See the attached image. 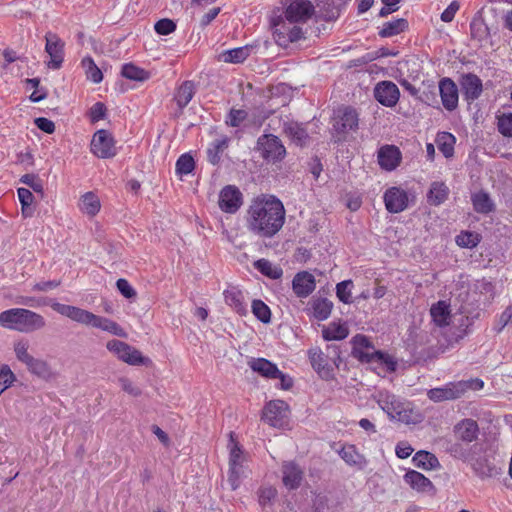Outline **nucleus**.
I'll return each mask as SVG.
<instances>
[{"instance_id":"1","label":"nucleus","mask_w":512,"mask_h":512,"mask_svg":"<svg viewBox=\"0 0 512 512\" xmlns=\"http://www.w3.org/2000/svg\"><path fill=\"white\" fill-rule=\"evenodd\" d=\"M284 221V206L275 196L261 195L252 200L248 209L247 225L254 234L272 237L282 228Z\"/></svg>"},{"instance_id":"2","label":"nucleus","mask_w":512,"mask_h":512,"mask_svg":"<svg viewBox=\"0 0 512 512\" xmlns=\"http://www.w3.org/2000/svg\"><path fill=\"white\" fill-rule=\"evenodd\" d=\"M314 13V6L309 0H287L284 16L272 19L275 42L287 48L290 43L304 39L301 27L296 23L306 22Z\"/></svg>"},{"instance_id":"3","label":"nucleus","mask_w":512,"mask_h":512,"mask_svg":"<svg viewBox=\"0 0 512 512\" xmlns=\"http://www.w3.org/2000/svg\"><path fill=\"white\" fill-rule=\"evenodd\" d=\"M373 398L391 420L405 424H417L421 421V414L414 410L410 402L388 390L378 391Z\"/></svg>"},{"instance_id":"4","label":"nucleus","mask_w":512,"mask_h":512,"mask_svg":"<svg viewBox=\"0 0 512 512\" xmlns=\"http://www.w3.org/2000/svg\"><path fill=\"white\" fill-rule=\"evenodd\" d=\"M2 328L20 333H33L46 326L45 318L26 308H11L0 313Z\"/></svg>"},{"instance_id":"5","label":"nucleus","mask_w":512,"mask_h":512,"mask_svg":"<svg viewBox=\"0 0 512 512\" xmlns=\"http://www.w3.org/2000/svg\"><path fill=\"white\" fill-rule=\"evenodd\" d=\"M352 353L360 362L375 365V369L381 367L386 372L396 371L397 361L387 353L376 350L364 335H356L354 337Z\"/></svg>"},{"instance_id":"6","label":"nucleus","mask_w":512,"mask_h":512,"mask_svg":"<svg viewBox=\"0 0 512 512\" xmlns=\"http://www.w3.org/2000/svg\"><path fill=\"white\" fill-rule=\"evenodd\" d=\"M106 348L108 351L116 355L118 359L129 365L139 366L148 365L150 363V359L148 357L143 356L138 349L126 342L112 339L107 342Z\"/></svg>"},{"instance_id":"7","label":"nucleus","mask_w":512,"mask_h":512,"mask_svg":"<svg viewBox=\"0 0 512 512\" xmlns=\"http://www.w3.org/2000/svg\"><path fill=\"white\" fill-rule=\"evenodd\" d=\"M256 149L264 160L272 163L280 162L286 155L281 140L273 134L261 135L257 140Z\"/></svg>"},{"instance_id":"8","label":"nucleus","mask_w":512,"mask_h":512,"mask_svg":"<svg viewBox=\"0 0 512 512\" xmlns=\"http://www.w3.org/2000/svg\"><path fill=\"white\" fill-rule=\"evenodd\" d=\"M91 151L99 158L114 157L117 153L112 135L104 129L98 130L91 141Z\"/></svg>"},{"instance_id":"9","label":"nucleus","mask_w":512,"mask_h":512,"mask_svg":"<svg viewBox=\"0 0 512 512\" xmlns=\"http://www.w3.org/2000/svg\"><path fill=\"white\" fill-rule=\"evenodd\" d=\"M45 51L50 57L47 63L48 68L57 70L62 66L64 60V46L65 43L59 36L52 32H47L45 35Z\"/></svg>"},{"instance_id":"10","label":"nucleus","mask_w":512,"mask_h":512,"mask_svg":"<svg viewBox=\"0 0 512 512\" xmlns=\"http://www.w3.org/2000/svg\"><path fill=\"white\" fill-rule=\"evenodd\" d=\"M219 207L225 213H236L243 204V195L238 187L227 185L219 193Z\"/></svg>"},{"instance_id":"11","label":"nucleus","mask_w":512,"mask_h":512,"mask_svg":"<svg viewBox=\"0 0 512 512\" xmlns=\"http://www.w3.org/2000/svg\"><path fill=\"white\" fill-rule=\"evenodd\" d=\"M49 305L55 312L68 317L72 321L83 325L92 326L95 314L88 310L55 301L49 303Z\"/></svg>"},{"instance_id":"12","label":"nucleus","mask_w":512,"mask_h":512,"mask_svg":"<svg viewBox=\"0 0 512 512\" xmlns=\"http://www.w3.org/2000/svg\"><path fill=\"white\" fill-rule=\"evenodd\" d=\"M288 405L282 400L267 403L263 409L262 419L272 427L280 428L285 424Z\"/></svg>"},{"instance_id":"13","label":"nucleus","mask_w":512,"mask_h":512,"mask_svg":"<svg viewBox=\"0 0 512 512\" xmlns=\"http://www.w3.org/2000/svg\"><path fill=\"white\" fill-rule=\"evenodd\" d=\"M375 99L386 107H394L400 97L397 85L392 81H381L374 88Z\"/></svg>"},{"instance_id":"14","label":"nucleus","mask_w":512,"mask_h":512,"mask_svg":"<svg viewBox=\"0 0 512 512\" xmlns=\"http://www.w3.org/2000/svg\"><path fill=\"white\" fill-rule=\"evenodd\" d=\"M384 203L390 213H400L409 204V197L405 190L399 187H391L384 193Z\"/></svg>"},{"instance_id":"15","label":"nucleus","mask_w":512,"mask_h":512,"mask_svg":"<svg viewBox=\"0 0 512 512\" xmlns=\"http://www.w3.org/2000/svg\"><path fill=\"white\" fill-rule=\"evenodd\" d=\"M439 93L443 107L447 111H454L458 107L459 93L455 82L448 78L439 81Z\"/></svg>"},{"instance_id":"16","label":"nucleus","mask_w":512,"mask_h":512,"mask_svg":"<svg viewBox=\"0 0 512 512\" xmlns=\"http://www.w3.org/2000/svg\"><path fill=\"white\" fill-rule=\"evenodd\" d=\"M463 384L459 382H449L443 387L430 389L427 393L428 398L434 402L456 400L462 397Z\"/></svg>"},{"instance_id":"17","label":"nucleus","mask_w":512,"mask_h":512,"mask_svg":"<svg viewBox=\"0 0 512 512\" xmlns=\"http://www.w3.org/2000/svg\"><path fill=\"white\" fill-rule=\"evenodd\" d=\"M460 86L464 98L469 102L477 100L483 91L482 80L473 73L463 74L460 78Z\"/></svg>"},{"instance_id":"18","label":"nucleus","mask_w":512,"mask_h":512,"mask_svg":"<svg viewBox=\"0 0 512 512\" xmlns=\"http://www.w3.org/2000/svg\"><path fill=\"white\" fill-rule=\"evenodd\" d=\"M453 433L457 441L469 444L478 438L479 426L475 420L466 418L454 426Z\"/></svg>"},{"instance_id":"19","label":"nucleus","mask_w":512,"mask_h":512,"mask_svg":"<svg viewBox=\"0 0 512 512\" xmlns=\"http://www.w3.org/2000/svg\"><path fill=\"white\" fill-rule=\"evenodd\" d=\"M315 287V278L307 271L299 272L293 278V291L300 298L309 296L314 291Z\"/></svg>"},{"instance_id":"20","label":"nucleus","mask_w":512,"mask_h":512,"mask_svg":"<svg viewBox=\"0 0 512 512\" xmlns=\"http://www.w3.org/2000/svg\"><path fill=\"white\" fill-rule=\"evenodd\" d=\"M401 161L400 150L393 145H386L380 148L378 151V163L381 168L392 171L394 170Z\"/></svg>"},{"instance_id":"21","label":"nucleus","mask_w":512,"mask_h":512,"mask_svg":"<svg viewBox=\"0 0 512 512\" xmlns=\"http://www.w3.org/2000/svg\"><path fill=\"white\" fill-rule=\"evenodd\" d=\"M283 484L290 490L297 489L303 479V471L294 462H284L282 465Z\"/></svg>"},{"instance_id":"22","label":"nucleus","mask_w":512,"mask_h":512,"mask_svg":"<svg viewBox=\"0 0 512 512\" xmlns=\"http://www.w3.org/2000/svg\"><path fill=\"white\" fill-rule=\"evenodd\" d=\"M308 356L313 369L322 378H329L331 376L332 369L330 368L327 360V356L318 347L311 348L308 350Z\"/></svg>"},{"instance_id":"23","label":"nucleus","mask_w":512,"mask_h":512,"mask_svg":"<svg viewBox=\"0 0 512 512\" xmlns=\"http://www.w3.org/2000/svg\"><path fill=\"white\" fill-rule=\"evenodd\" d=\"M225 303L230 306L239 315H246L247 304L245 302L244 294L237 287H230L224 291Z\"/></svg>"},{"instance_id":"24","label":"nucleus","mask_w":512,"mask_h":512,"mask_svg":"<svg viewBox=\"0 0 512 512\" xmlns=\"http://www.w3.org/2000/svg\"><path fill=\"white\" fill-rule=\"evenodd\" d=\"M404 481L418 492H429L434 489L433 483L422 473L410 470L404 475Z\"/></svg>"},{"instance_id":"25","label":"nucleus","mask_w":512,"mask_h":512,"mask_svg":"<svg viewBox=\"0 0 512 512\" xmlns=\"http://www.w3.org/2000/svg\"><path fill=\"white\" fill-rule=\"evenodd\" d=\"M249 366L254 372L269 379H276L280 375V370L277 366L265 358L252 359L249 362Z\"/></svg>"},{"instance_id":"26","label":"nucleus","mask_w":512,"mask_h":512,"mask_svg":"<svg viewBox=\"0 0 512 512\" xmlns=\"http://www.w3.org/2000/svg\"><path fill=\"white\" fill-rule=\"evenodd\" d=\"M252 50L253 46L250 45L226 50L219 55V60L225 63L239 64L244 62L250 56Z\"/></svg>"},{"instance_id":"27","label":"nucleus","mask_w":512,"mask_h":512,"mask_svg":"<svg viewBox=\"0 0 512 512\" xmlns=\"http://www.w3.org/2000/svg\"><path fill=\"white\" fill-rule=\"evenodd\" d=\"M358 121L359 118L356 110L351 107H346L334 127L340 132L355 130L358 127Z\"/></svg>"},{"instance_id":"28","label":"nucleus","mask_w":512,"mask_h":512,"mask_svg":"<svg viewBox=\"0 0 512 512\" xmlns=\"http://www.w3.org/2000/svg\"><path fill=\"white\" fill-rule=\"evenodd\" d=\"M25 366L31 374L36 375L39 378L48 380L54 376L51 366L47 361L41 358H35L33 356Z\"/></svg>"},{"instance_id":"29","label":"nucleus","mask_w":512,"mask_h":512,"mask_svg":"<svg viewBox=\"0 0 512 512\" xmlns=\"http://www.w3.org/2000/svg\"><path fill=\"white\" fill-rule=\"evenodd\" d=\"M92 327L101 329L118 337H127V332L118 323L106 317L94 315Z\"/></svg>"},{"instance_id":"30","label":"nucleus","mask_w":512,"mask_h":512,"mask_svg":"<svg viewBox=\"0 0 512 512\" xmlns=\"http://www.w3.org/2000/svg\"><path fill=\"white\" fill-rule=\"evenodd\" d=\"M430 315L437 326L444 327L449 325L451 313L449 305L445 301L440 300L433 304L430 309Z\"/></svg>"},{"instance_id":"31","label":"nucleus","mask_w":512,"mask_h":512,"mask_svg":"<svg viewBox=\"0 0 512 512\" xmlns=\"http://www.w3.org/2000/svg\"><path fill=\"white\" fill-rule=\"evenodd\" d=\"M196 93L193 81H184L176 91L175 100L180 109L185 108Z\"/></svg>"},{"instance_id":"32","label":"nucleus","mask_w":512,"mask_h":512,"mask_svg":"<svg viewBox=\"0 0 512 512\" xmlns=\"http://www.w3.org/2000/svg\"><path fill=\"white\" fill-rule=\"evenodd\" d=\"M449 195V188L443 182H433L427 194L428 202L431 205L439 206L444 203Z\"/></svg>"},{"instance_id":"33","label":"nucleus","mask_w":512,"mask_h":512,"mask_svg":"<svg viewBox=\"0 0 512 512\" xmlns=\"http://www.w3.org/2000/svg\"><path fill=\"white\" fill-rule=\"evenodd\" d=\"M412 462L415 467L424 470H432L440 466L437 457L434 454L424 450L416 452L412 458Z\"/></svg>"},{"instance_id":"34","label":"nucleus","mask_w":512,"mask_h":512,"mask_svg":"<svg viewBox=\"0 0 512 512\" xmlns=\"http://www.w3.org/2000/svg\"><path fill=\"white\" fill-rule=\"evenodd\" d=\"M408 26V21L406 19L399 18L394 21L384 23L378 34L382 38L392 37L407 30Z\"/></svg>"},{"instance_id":"35","label":"nucleus","mask_w":512,"mask_h":512,"mask_svg":"<svg viewBox=\"0 0 512 512\" xmlns=\"http://www.w3.org/2000/svg\"><path fill=\"white\" fill-rule=\"evenodd\" d=\"M474 210L481 214H488L494 209V204L486 192H478L472 196Z\"/></svg>"},{"instance_id":"36","label":"nucleus","mask_w":512,"mask_h":512,"mask_svg":"<svg viewBox=\"0 0 512 512\" xmlns=\"http://www.w3.org/2000/svg\"><path fill=\"white\" fill-rule=\"evenodd\" d=\"M313 315L317 320H326L332 311L333 303L327 298H316L312 302Z\"/></svg>"},{"instance_id":"37","label":"nucleus","mask_w":512,"mask_h":512,"mask_svg":"<svg viewBox=\"0 0 512 512\" xmlns=\"http://www.w3.org/2000/svg\"><path fill=\"white\" fill-rule=\"evenodd\" d=\"M99 198L92 192H87L81 197L80 209L89 216H95L100 210Z\"/></svg>"},{"instance_id":"38","label":"nucleus","mask_w":512,"mask_h":512,"mask_svg":"<svg viewBox=\"0 0 512 512\" xmlns=\"http://www.w3.org/2000/svg\"><path fill=\"white\" fill-rule=\"evenodd\" d=\"M121 75L129 80L144 82L149 79V72L132 64L127 63L122 66Z\"/></svg>"},{"instance_id":"39","label":"nucleus","mask_w":512,"mask_h":512,"mask_svg":"<svg viewBox=\"0 0 512 512\" xmlns=\"http://www.w3.org/2000/svg\"><path fill=\"white\" fill-rule=\"evenodd\" d=\"M349 334L348 328L344 324L330 323L328 327L323 330V338L325 340H343Z\"/></svg>"},{"instance_id":"40","label":"nucleus","mask_w":512,"mask_h":512,"mask_svg":"<svg viewBox=\"0 0 512 512\" xmlns=\"http://www.w3.org/2000/svg\"><path fill=\"white\" fill-rule=\"evenodd\" d=\"M254 267L263 275L271 279H279L283 275V270L280 267L274 266L267 259H259L255 261Z\"/></svg>"},{"instance_id":"41","label":"nucleus","mask_w":512,"mask_h":512,"mask_svg":"<svg viewBox=\"0 0 512 512\" xmlns=\"http://www.w3.org/2000/svg\"><path fill=\"white\" fill-rule=\"evenodd\" d=\"M455 142L454 135L448 132L440 133L437 137L438 149L446 158L453 156Z\"/></svg>"},{"instance_id":"42","label":"nucleus","mask_w":512,"mask_h":512,"mask_svg":"<svg viewBox=\"0 0 512 512\" xmlns=\"http://www.w3.org/2000/svg\"><path fill=\"white\" fill-rule=\"evenodd\" d=\"M285 132L296 145L303 146L306 144L308 133L300 124L290 123L286 126Z\"/></svg>"},{"instance_id":"43","label":"nucleus","mask_w":512,"mask_h":512,"mask_svg":"<svg viewBox=\"0 0 512 512\" xmlns=\"http://www.w3.org/2000/svg\"><path fill=\"white\" fill-rule=\"evenodd\" d=\"M227 146L228 141L226 138L217 139L214 142H212L210 147L207 149L208 161L213 165L218 164L221 159V154L227 148Z\"/></svg>"},{"instance_id":"44","label":"nucleus","mask_w":512,"mask_h":512,"mask_svg":"<svg viewBox=\"0 0 512 512\" xmlns=\"http://www.w3.org/2000/svg\"><path fill=\"white\" fill-rule=\"evenodd\" d=\"M341 458L350 466H360L364 462V457L361 455L354 445L343 447L339 452Z\"/></svg>"},{"instance_id":"45","label":"nucleus","mask_w":512,"mask_h":512,"mask_svg":"<svg viewBox=\"0 0 512 512\" xmlns=\"http://www.w3.org/2000/svg\"><path fill=\"white\" fill-rule=\"evenodd\" d=\"M29 340L21 338L13 343V350L16 359L22 364H26L33 356L29 352Z\"/></svg>"},{"instance_id":"46","label":"nucleus","mask_w":512,"mask_h":512,"mask_svg":"<svg viewBox=\"0 0 512 512\" xmlns=\"http://www.w3.org/2000/svg\"><path fill=\"white\" fill-rule=\"evenodd\" d=\"M82 66L86 69L87 79L93 83H100L102 81L103 74L91 57L84 58L82 60Z\"/></svg>"},{"instance_id":"47","label":"nucleus","mask_w":512,"mask_h":512,"mask_svg":"<svg viewBox=\"0 0 512 512\" xmlns=\"http://www.w3.org/2000/svg\"><path fill=\"white\" fill-rule=\"evenodd\" d=\"M456 244L462 248H474L480 242L479 234L471 231H462L456 236Z\"/></svg>"},{"instance_id":"48","label":"nucleus","mask_w":512,"mask_h":512,"mask_svg":"<svg viewBox=\"0 0 512 512\" xmlns=\"http://www.w3.org/2000/svg\"><path fill=\"white\" fill-rule=\"evenodd\" d=\"M195 168V161L193 157L188 154H182L176 161V173L178 175H188Z\"/></svg>"},{"instance_id":"49","label":"nucleus","mask_w":512,"mask_h":512,"mask_svg":"<svg viewBox=\"0 0 512 512\" xmlns=\"http://www.w3.org/2000/svg\"><path fill=\"white\" fill-rule=\"evenodd\" d=\"M252 312L258 320L265 324L271 321L270 308L262 300H253Z\"/></svg>"},{"instance_id":"50","label":"nucleus","mask_w":512,"mask_h":512,"mask_svg":"<svg viewBox=\"0 0 512 512\" xmlns=\"http://www.w3.org/2000/svg\"><path fill=\"white\" fill-rule=\"evenodd\" d=\"M16 381V376L7 364L0 366V393L2 394Z\"/></svg>"},{"instance_id":"51","label":"nucleus","mask_w":512,"mask_h":512,"mask_svg":"<svg viewBox=\"0 0 512 512\" xmlns=\"http://www.w3.org/2000/svg\"><path fill=\"white\" fill-rule=\"evenodd\" d=\"M353 287L352 280H344L336 285V295L339 300L345 304H350L351 299V288Z\"/></svg>"},{"instance_id":"52","label":"nucleus","mask_w":512,"mask_h":512,"mask_svg":"<svg viewBox=\"0 0 512 512\" xmlns=\"http://www.w3.org/2000/svg\"><path fill=\"white\" fill-rule=\"evenodd\" d=\"M498 131L505 137H512V113H504L497 117Z\"/></svg>"},{"instance_id":"53","label":"nucleus","mask_w":512,"mask_h":512,"mask_svg":"<svg viewBox=\"0 0 512 512\" xmlns=\"http://www.w3.org/2000/svg\"><path fill=\"white\" fill-rule=\"evenodd\" d=\"M471 35L473 38L482 40L488 36L489 29L481 19H473L470 23Z\"/></svg>"},{"instance_id":"54","label":"nucleus","mask_w":512,"mask_h":512,"mask_svg":"<svg viewBox=\"0 0 512 512\" xmlns=\"http://www.w3.org/2000/svg\"><path fill=\"white\" fill-rule=\"evenodd\" d=\"M247 116V112L243 109H231L226 118V124L231 127H239Z\"/></svg>"},{"instance_id":"55","label":"nucleus","mask_w":512,"mask_h":512,"mask_svg":"<svg viewBox=\"0 0 512 512\" xmlns=\"http://www.w3.org/2000/svg\"><path fill=\"white\" fill-rule=\"evenodd\" d=\"M154 29L159 35H169L176 30V24L173 20L164 18L155 23Z\"/></svg>"},{"instance_id":"56","label":"nucleus","mask_w":512,"mask_h":512,"mask_svg":"<svg viewBox=\"0 0 512 512\" xmlns=\"http://www.w3.org/2000/svg\"><path fill=\"white\" fill-rule=\"evenodd\" d=\"M243 474L242 465H229L228 482L232 490H236L240 485V479Z\"/></svg>"},{"instance_id":"57","label":"nucleus","mask_w":512,"mask_h":512,"mask_svg":"<svg viewBox=\"0 0 512 512\" xmlns=\"http://www.w3.org/2000/svg\"><path fill=\"white\" fill-rule=\"evenodd\" d=\"M276 495L277 490L274 487H261L258 492L259 504L263 507L271 504L272 500L275 499Z\"/></svg>"},{"instance_id":"58","label":"nucleus","mask_w":512,"mask_h":512,"mask_svg":"<svg viewBox=\"0 0 512 512\" xmlns=\"http://www.w3.org/2000/svg\"><path fill=\"white\" fill-rule=\"evenodd\" d=\"M20 182L27 185L35 192H43V184L41 180H39L37 176L34 174H24L23 176H21Z\"/></svg>"},{"instance_id":"59","label":"nucleus","mask_w":512,"mask_h":512,"mask_svg":"<svg viewBox=\"0 0 512 512\" xmlns=\"http://www.w3.org/2000/svg\"><path fill=\"white\" fill-rule=\"evenodd\" d=\"M106 106L102 102H96L92 105L89 110V117L92 123L98 122L101 119L105 118L106 115Z\"/></svg>"},{"instance_id":"60","label":"nucleus","mask_w":512,"mask_h":512,"mask_svg":"<svg viewBox=\"0 0 512 512\" xmlns=\"http://www.w3.org/2000/svg\"><path fill=\"white\" fill-rule=\"evenodd\" d=\"M116 287L125 298L131 299L136 297L135 289L130 285V283L126 279H118L116 282Z\"/></svg>"},{"instance_id":"61","label":"nucleus","mask_w":512,"mask_h":512,"mask_svg":"<svg viewBox=\"0 0 512 512\" xmlns=\"http://www.w3.org/2000/svg\"><path fill=\"white\" fill-rule=\"evenodd\" d=\"M458 382H459V384H463L462 396H464L470 390L477 391V390L482 389L484 386V382L479 378L462 380V381H458Z\"/></svg>"},{"instance_id":"62","label":"nucleus","mask_w":512,"mask_h":512,"mask_svg":"<svg viewBox=\"0 0 512 512\" xmlns=\"http://www.w3.org/2000/svg\"><path fill=\"white\" fill-rule=\"evenodd\" d=\"M462 443L463 442L461 441H456L455 443H452L449 446L448 451L450 452L451 455H453L456 458L466 459L469 454V450L465 448Z\"/></svg>"},{"instance_id":"63","label":"nucleus","mask_w":512,"mask_h":512,"mask_svg":"<svg viewBox=\"0 0 512 512\" xmlns=\"http://www.w3.org/2000/svg\"><path fill=\"white\" fill-rule=\"evenodd\" d=\"M17 304L37 308V307H41L43 305H47L48 303L44 299H41V298L21 296L17 299Z\"/></svg>"},{"instance_id":"64","label":"nucleus","mask_w":512,"mask_h":512,"mask_svg":"<svg viewBox=\"0 0 512 512\" xmlns=\"http://www.w3.org/2000/svg\"><path fill=\"white\" fill-rule=\"evenodd\" d=\"M34 122H35V125L37 126V128L45 133L51 134L55 131L54 122L49 120L48 118L38 117L35 119Z\"/></svg>"}]
</instances>
